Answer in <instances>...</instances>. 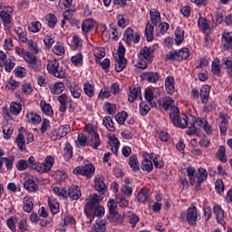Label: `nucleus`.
<instances>
[{"mask_svg":"<svg viewBox=\"0 0 232 232\" xmlns=\"http://www.w3.org/2000/svg\"><path fill=\"white\" fill-rule=\"evenodd\" d=\"M169 117L171 122L174 124V126H177V128H181L184 130V128L188 127L187 130V134L195 135L197 133V127L195 126L197 118H195V116L188 115L181 118L180 111H179V108H173L172 111L169 113Z\"/></svg>","mask_w":232,"mask_h":232,"instance_id":"f257e3e1","label":"nucleus"},{"mask_svg":"<svg viewBox=\"0 0 232 232\" xmlns=\"http://www.w3.org/2000/svg\"><path fill=\"white\" fill-rule=\"evenodd\" d=\"M94 188L98 193H94L92 196H90L89 198L86 199L85 205V213L88 215V211L90 209H93L99 202H102V198H104V193L108 191V188L106 187V183L101 178H96L94 181Z\"/></svg>","mask_w":232,"mask_h":232,"instance_id":"f03ea898","label":"nucleus"},{"mask_svg":"<svg viewBox=\"0 0 232 232\" xmlns=\"http://www.w3.org/2000/svg\"><path fill=\"white\" fill-rule=\"evenodd\" d=\"M179 218L183 222L188 221V224H189V226H195L197 224V219L198 218V212L197 207H195V204H191L188 207L186 214H180Z\"/></svg>","mask_w":232,"mask_h":232,"instance_id":"7ed1b4c3","label":"nucleus"},{"mask_svg":"<svg viewBox=\"0 0 232 232\" xmlns=\"http://www.w3.org/2000/svg\"><path fill=\"white\" fill-rule=\"evenodd\" d=\"M55 162V159L52 156H47L43 163H38V166L36 168V171L38 173H48L50 169L53 167V164Z\"/></svg>","mask_w":232,"mask_h":232,"instance_id":"20e7f679","label":"nucleus"},{"mask_svg":"<svg viewBox=\"0 0 232 232\" xmlns=\"http://www.w3.org/2000/svg\"><path fill=\"white\" fill-rule=\"evenodd\" d=\"M72 173L74 175H93L95 173V166L90 163L85 165L84 167H77L73 169Z\"/></svg>","mask_w":232,"mask_h":232,"instance_id":"39448f33","label":"nucleus"},{"mask_svg":"<svg viewBox=\"0 0 232 232\" xmlns=\"http://www.w3.org/2000/svg\"><path fill=\"white\" fill-rule=\"evenodd\" d=\"M123 41H125L127 44H131L132 41L133 43H139V41H140V37L137 34L135 35L133 29L127 28L124 33Z\"/></svg>","mask_w":232,"mask_h":232,"instance_id":"423d86ee","label":"nucleus"},{"mask_svg":"<svg viewBox=\"0 0 232 232\" xmlns=\"http://www.w3.org/2000/svg\"><path fill=\"white\" fill-rule=\"evenodd\" d=\"M165 89L169 95H173L175 93V78L173 76L166 77Z\"/></svg>","mask_w":232,"mask_h":232,"instance_id":"0eeeda50","label":"nucleus"},{"mask_svg":"<svg viewBox=\"0 0 232 232\" xmlns=\"http://www.w3.org/2000/svg\"><path fill=\"white\" fill-rule=\"evenodd\" d=\"M142 99V96L140 94V87L139 86H132L130 88V92H129V102H135L137 99Z\"/></svg>","mask_w":232,"mask_h":232,"instance_id":"6e6552de","label":"nucleus"},{"mask_svg":"<svg viewBox=\"0 0 232 232\" xmlns=\"http://www.w3.org/2000/svg\"><path fill=\"white\" fill-rule=\"evenodd\" d=\"M95 27V20L92 18H88L82 21V30L83 34H90L92 30Z\"/></svg>","mask_w":232,"mask_h":232,"instance_id":"1a4fd4ad","label":"nucleus"},{"mask_svg":"<svg viewBox=\"0 0 232 232\" xmlns=\"http://www.w3.org/2000/svg\"><path fill=\"white\" fill-rule=\"evenodd\" d=\"M223 50H232V33L224 32L222 34Z\"/></svg>","mask_w":232,"mask_h":232,"instance_id":"9d476101","label":"nucleus"},{"mask_svg":"<svg viewBox=\"0 0 232 232\" xmlns=\"http://www.w3.org/2000/svg\"><path fill=\"white\" fill-rule=\"evenodd\" d=\"M138 57L140 59H145L146 61H150L151 57H153V48L147 46L143 47L140 51Z\"/></svg>","mask_w":232,"mask_h":232,"instance_id":"9b49d317","label":"nucleus"},{"mask_svg":"<svg viewBox=\"0 0 232 232\" xmlns=\"http://www.w3.org/2000/svg\"><path fill=\"white\" fill-rule=\"evenodd\" d=\"M195 124L202 128L207 135H211V133H213V129L211 128V125L206 120L198 118V120H196Z\"/></svg>","mask_w":232,"mask_h":232,"instance_id":"f8f14e48","label":"nucleus"},{"mask_svg":"<svg viewBox=\"0 0 232 232\" xmlns=\"http://www.w3.org/2000/svg\"><path fill=\"white\" fill-rule=\"evenodd\" d=\"M214 215H216V219L218 222V224H221V226H224L226 224V221L224 220V210L220 206L215 205L213 208Z\"/></svg>","mask_w":232,"mask_h":232,"instance_id":"ddd939ff","label":"nucleus"},{"mask_svg":"<svg viewBox=\"0 0 232 232\" xmlns=\"http://www.w3.org/2000/svg\"><path fill=\"white\" fill-rule=\"evenodd\" d=\"M68 133H70V125L60 126L53 130V135H55L56 139H63V137H66Z\"/></svg>","mask_w":232,"mask_h":232,"instance_id":"4468645a","label":"nucleus"},{"mask_svg":"<svg viewBox=\"0 0 232 232\" xmlns=\"http://www.w3.org/2000/svg\"><path fill=\"white\" fill-rule=\"evenodd\" d=\"M0 17L2 19V23L6 30H10L12 28V15L10 14L2 11L0 13Z\"/></svg>","mask_w":232,"mask_h":232,"instance_id":"2eb2a0df","label":"nucleus"},{"mask_svg":"<svg viewBox=\"0 0 232 232\" xmlns=\"http://www.w3.org/2000/svg\"><path fill=\"white\" fill-rule=\"evenodd\" d=\"M189 184L191 186H199L206 179H208V175H188Z\"/></svg>","mask_w":232,"mask_h":232,"instance_id":"dca6fc26","label":"nucleus"},{"mask_svg":"<svg viewBox=\"0 0 232 232\" xmlns=\"http://www.w3.org/2000/svg\"><path fill=\"white\" fill-rule=\"evenodd\" d=\"M26 121L29 124H40L41 123V115L37 112L30 111L26 114Z\"/></svg>","mask_w":232,"mask_h":232,"instance_id":"f3484780","label":"nucleus"},{"mask_svg":"<svg viewBox=\"0 0 232 232\" xmlns=\"http://www.w3.org/2000/svg\"><path fill=\"white\" fill-rule=\"evenodd\" d=\"M141 77L144 79V81H148L149 82H157V81L160 79L159 72H144L141 74Z\"/></svg>","mask_w":232,"mask_h":232,"instance_id":"a211bd4d","label":"nucleus"},{"mask_svg":"<svg viewBox=\"0 0 232 232\" xmlns=\"http://www.w3.org/2000/svg\"><path fill=\"white\" fill-rule=\"evenodd\" d=\"M68 196L72 200H79L81 198V188L79 186H72L68 190Z\"/></svg>","mask_w":232,"mask_h":232,"instance_id":"6ab92c4d","label":"nucleus"},{"mask_svg":"<svg viewBox=\"0 0 232 232\" xmlns=\"http://www.w3.org/2000/svg\"><path fill=\"white\" fill-rule=\"evenodd\" d=\"M221 121L219 123V130L221 135H226L227 132V126L229 124V121H227V115L226 114H221L220 115Z\"/></svg>","mask_w":232,"mask_h":232,"instance_id":"aec40b11","label":"nucleus"},{"mask_svg":"<svg viewBox=\"0 0 232 232\" xmlns=\"http://www.w3.org/2000/svg\"><path fill=\"white\" fill-rule=\"evenodd\" d=\"M211 90V87H209L208 85H205L201 88L200 91V99H201V102L203 104H206L208 102V101H209V92Z\"/></svg>","mask_w":232,"mask_h":232,"instance_id":"412c9836","label":"nucleus"},{"mask_svg":"<svg viewBox=\"0 0 232 232\" xmlns=\"http://www.w3.org/2000/svg\"><path fill=\"white\" fill-rule=\"evenodd\" d=\"M140 169L142 171H147V173L153 171V162L151 161V158H145L141 162Z\"/></svg>","mask_w":232,"mask_h":232,"instance_id":"4be33fe9","label":"nucleus"},{"mask_svg":"<svg viewBox=\"0 0 232 232\" xmlns=\"http://www.w3.org/2000/svg\"><path fill=\"white\" fill-rule=\"evenodd\" d=\"M15 142L18 146V150H21V151H24V150H26V140L24 134L19 132L15 139Z\"/></svg>","mask_w":232,"mask_h":232,"instance_id":"5701e85b","label":"nucleus"},{"mask_svg":"<svg viewBox=\"0 0 232 232\" xmlns=\"http://www.w3.org/2000/svg\"><path fill=\"white\" fill-rule=\"evenodd\" d=\"M162 106L164 110H170V111H173V108H179L175 106V102L169 97H165L162 99Z\"/></svg>","mask_w":232,"mask_h":232,"instance_id":"b1692460","label":"nucleus"},{"mask_svg":"<svg viewBox=\"0 0 232 232\" xmlns=\"http://www.w3.org/2000/svg\"><path fill=\"white\" fill-rule=\"evenodd\" d=\"M50 91L53 93V95H59L60 93H63V92H64V83L61 82H56L51 85Z\"/></svg>","mask_w":232,"mask_h":232,"instance_id":"393cba45","label":"nucleus"},{"mask_svg":"<svg viewBox=\"0 0 232 232\" xmlns=\"http://www.w3.org/2000/svg\"><path fill=\"white\" fill-rule=\"evenodd\" d=\"M2 131H3V138L5 140H10V139H12V135H14V127H12V125H5L2 128Z\"/></svg>","mask_w":232,"mask_h":232,"instance_id":"a878e982","label":"nucleus"},{"mask_svg":"<svg viewBox=\"0 0 232 232\" xmlns=\"http://www.w3.org/2000/svg\"><path fill=\"white\" fill-rule=\"evenodd\" d=\"M106 231V221L102 219H97L93 226L92 232H105Z\"/></svg>","mask_w":232,"mask_h":232,"instance_id":"bb28decb","label":"nucleus"},{"mask_svg":"<svg viewBox=\"0 0 232 232\" xmlns=\"http://www.w3.org/2000/svg\"><path fill=\"white\" fill-rule=\"evenodd\" d=\"M115 198L116 204H118L120 208H128L130 205V200H128L124 195L116 194Z\"/></svg>","mask_w":232,"mask_h":232,"instance_id":"cd10ccee","label":"nucleus"},{"mask_svg":"<svg viewBox=\"0 0 232 232\" xmlns=\"http://www.w3.org/2000/svg\"><path fill=\"white\" fill-rule=\"evenodd\" d=\"M126 64H127L126 58L118 56L116 58V63H115L116 72H122V70L126 68Z\"/></svg>","mask_w":232,"mask_h":232,"instance_id":"c85d7f7f","label":"nucleus"},{"mask_svg":"<svg viewBox=\"0 0 232 232\" xmlns=\"http://www.w3.org/2000/svg\"><path fill=\"white\" fill-rule=\"evenodd\" d=\"M83 92L87 97H93L95 95V86L90 82L83 84Z\"/></svg>","mask_w":232,"mask_h":232,"instance_id":"c756f323","label":"nucleus"},{"mask_svg":"<svg viewBox=\"0 0 232 232\" xmlns=\"http://www.w3.org/2000/svg\"><path fill=\"white\" fill-rule=\"evenodd\" d=\"M34 209V198L30 197H25L24 198V210L26 213H30Z\"/></svg>","mask_w":232,"mask_h":232,"instance_id":"7c9ffc66","label":"nucleus"},{"mask_svg":"<svg viewBox=\"0 0 232 232\" xmlns=\"http://www.w3.org/2000/svg\"><path fill=\"white\" fill-rule=\"evenodd\" d=\"M129 166L132 169V171H139V169H140V166L139 165V160L137 159V156L130 157Z\"/></svg>","mask_w":232,"mask_h":232,"instance_id":"2f4dec72","label":"nucleus"},{"mask_svg":"<svg viewBox=\"0 0 232 232\" xmlns=\"http://www.w3.org/2000/svg\"><path fill=\"white\" fill-rule=\"evenodd\" d=\"M59 67V61L57 59L49 60L47 63V70L51 75L55 72V70Z\"/></svg>","mask_w":232,"mask_h":232,"instance_id":"473e14b6","label":"nucleus"},{"mask_svg":"<svg viewBox=\"0 0 232 232\" xmlns=\"http://www.w3.org/2000/svg\"><path fill=\"white\" fill-rule=\"evenodd\" d=\"M66 101H68V96L66 94H61L58 97V102H60V111L62 113H64V111H66L67 110V106H66Z\"/></svg>","mask_w":232,"mask_h":232,"instance_id":"72a5a7b5","label":"nucleus"},{"mask_svg":"<svg viewBox=\"0 0 232 232\" xmlns=\"http://www.w3.org/2000/svg\"><path fill=\"white\" fill-rule=\"evenodd\" d=\"M24 187L27 191L34 193V191H37V184L33 179L25 180L24 183Z\"/></svg>","mask_w":232,"mask_h":232,"instance_id":"f704fd0d","label":"nucleus"},{"mask_svg":"<svg viewBox=\"0 0 232 232\" xmlns=\"http://www.w3.org/2000/svg\"><path fill=\"white\" fill-rule=\"evenodd\" d=\"M217 158L220 160V162H227V156L226 155V147L222 145L219 147L217 152Z\"/></svg>","mask_w":232,"mask_h":232,"instance_id":"c9c22d12","label":"nucleus"},{"mask_svg":"<svg viewBox=\"0 0 232 232\" xmlns=\"http://www.w3.org/2000/svg\"><path fill=\"white\" fill-rule=\"evenodd\" d=\"M175 41L177 44H182L184 41V29L180 27H177L175 30Z\"/></svg>","mask_w":232,"mask_h":232,"instance_id":"e433bc0d","label":"nucleus"},{"mask_svg":"<svg viewBox=\"0 0 232 232\" xmlns=\"http://www.w3.org/2000/svg\"><path fill=\"white\" fill-rule=\"evenodd\" d=\"M40 107H41L42 111L45 115H52L53 113V110L52 109V105L46 103L45 101H41Z\"/></svg>","mask_w":232,"mask_h":232,"instance_id":"4c0bfd02","label":"nucleus"},{"mask_svg":"<svg viewBox=\"0 0 232 232\" xmlns=\"http://www.w3.org/2000/svg\"><path fill=\"white\" fill-rule=\"evenodd\" d=\"M150 21L152 24L160 23V13L157 9L150 10Z\"/></svg>","mask_w":232,"mask_h":232,"instance_id":"58836bf2","label":"nucleus"},{"mask_svg":"<svg viewBox=\"0 0 232 232\" xmlns=\"http://www.w3.org/2000/svg\"><path fill=\"white\" fill-rule=\"evenodd\" d=\"M145 35L147 37V41H153V24H151L150 22L145 27Z\"/></svg>","mask_w":232,"mask_h":232,"instance_id":"ea45409f","label":"nucleus"},{"mask_svg":"<svg viewBox=\"0 0 232 232\" xmlns=\"http://www.w3.org/2000/svg\"><path fill=\"white\" fill-rule=\"evenodd\" d=\"M27 46L32 53L37 54L41 52V49H39V46L37 45V42H34V40H28Z\"/></svg>","mask_w":232,"mask_h":232,"instance_id":"a19ab883","label":"nucleus"},{"mask_svg":"<svg viewBox=\"0 0 232 232\" xmlns=\"http://www.w3.org/2000/svg\"><path fill=\"white\" fill-rule=\"evenodd\" d=\"M145 99L151 108L156 106L155 102H153V91L151 89L148 88L145 90Z\"/></svg>","mask_w":232,"mask_h":232,"instance_id":"79ce46f5","label":"nucleus"},{"mask_svg":"<svg viewBox=\"0 0 232 232\" xmlns=\"http://www.w3.org/2000/svg\"><path fill=\"white\" fill-rule=\"evenodd\" d=\"M149 195H150V192L148 188H141L137 195V199L139 200V202H146Z\"/></svg>","mask_w":232,"mask_h":232,"instance_id":"37998d69","label":"nucleus"},{"mask_svg":"<svg viewBox=\"0 0 232 232\" xmlns=\"http://www.w3.org/2000/svg\"><path fill=\"white\" fill-rule=\"evenodd\" d=\"M72 155H73V149L72 148V145L70 143H65V146L63 149L64 159L69 160V159H72Z\"/></svg>","mask_w":232,"mask_h":232,"instance_id":"c03bdc74","label":"nucleus"},{"mask_svg":"<svg viewBox=\"0 0 232 232\" xmlns=\"http://www.w3.org/2000/svg\"><path fill=\"white\" fill-rule=\"evenodd\" d=\"M53 75L57 79H64V77H66V71H64L63 67L58 65V67L54 70Z\"/></svg>","mask_w":232,"mask_h":232,"instance_id":"a18cd8bd","label":"nucleus"},{"mask_svg":"<svg viewBox=\"0 0 232 232\" xmlns=\"http://www.w3.org/2000/svg\"><path fill=\"white\" fill-rule=\"evenodd\" d=\"M70 92L74 99H79L81 97L82 90L77 84L71 85Z\"/></svg>","mask_w":232,"mask_h":232,"instance_id":"49530a36","label":"nucleus"},{"mask_svg":"<svg viewBox=\"0 0 232 232\" xmlns=\"http://www.w3.org/2000/svg\"><path fill=\"white\" fill-rule=\"evenodd\" d=\"M22 110H23V105L14 102L11 103L10 111L13 115H19Z\"/></svg>","mask_w":232,"mask_h":232,"instance_id":"de8ad7c7","label":"nucleus"},{"mask_svg":"<svg viewBox=\"0 0 232 232\" xmlns=\"http://www.w3.org/2000/svg\"><path fill=\"white\" fill-rule=\"evenodd\" d=\"M45 21L50 28H53L55 24H57V17H55V14H47L45 16Z\"/></svg>","mask_w":232,"mask_h":232,"instance_id":"09e8293b","label":"nucleus"},{"mask_svg":"<svg viewBox=\"0 0 232 232\" xmlns=\"http://www.w3.org/2000/svg\"><path fill=\"white\" fill-rule=\"evenodd\" d=\"M103 126L109 130V131H115V126L113 123V120L111 117L103 118Z\"/></svg>","mask_w":232,"mask_h":232,"instance_id":"8fccbe9b","label":"nucleus"},{"mask_svg":"<svg viewBox=\"0 0 232 232\" xmlns=\"http://www.w3.org/2000/svg\"><path fill=\"white\" fill-rule=\"evenodd\" d=\"M43 28V24L41 22H33L29 24V32H32L33 34H37Z\"/></svg>","mask_w":232,"mask_h":232,"instance_id":"3c124183","label":"nucleus"},{"mask_svg":"<svg viewBox=\"0 0 232 232\" xmlns=\"http://www.w3.org/2000/svg\"><path fill=\"white\" fill-rule=\"evenodd\" d=\"M126 119H128V112L127 111H121L116 114L115 120L118 122V124H124L126 122Z\"/></svg>","mask_w":232,"mask_h":232,"instance_id":"603ef678","label":"nucleus"},{"mask_svg":"<svg viewBox=\"0 0 232 232\" xmlns=\"http://www.w3.org/2000/svg\"><path fill=\"white\" fill-rule=\"evenodd\" d=\"M110 215H117V200L111 198L108 202Z\"/></svg>","mask_w":232,"mask_h":232,"instance_id":"864d4df0","label":"nucleus"},{"mask_svg":"<svg viewBox=\"0 0 232 232\" xmlns=\"http://www.w3.org/2000/svg\"><path fill=\"white\" fill-rule=\"evenodd\" d=\"M212 73L214 75H220V61H218V59H215L213 62H212Z\"/></svg>","mask_w":232,"mask_h":232,"instance_id":"5fc2aeb1","label":"nucleus"},{"mask_svg":"<svg viewBox=\"0 0 232 232\" xmlns=\"http://www.w3.org/2000/svg\"><path fill=\"white\" fill-rule=\"evenodd\" d=\"M53 53H55V55H63V53H64V45L63 44V43H56V44L53 48Z\"/></svg>","mask_w":232,"mask_h":232,"instance_id":"6e6d98bb","label":"nucleus"},{"mask_svg":"<svg viewBox=\"0 0 232 232\" xmlns=\"http://www.w3.org/2000/svg\"><path fill=\"white\" fill-rule=\"evenodd\" d=\"M151 110V107L148 105V103L141 102L140 103V113L144 117V115H148L150 113V111Z\"/></svg>","mask_w":232,"mask_h":232,"instance_id":"4d7b16f0","label":"nucleus"},{"mask_svg":"<svg viewBox=\"0 0 232 232\" xmlns=\"http://www.w3.org/2000/svg\"><path fill=\"white\" fill-rule=\"evenodd\" d=\"M48 206L52 213H59V202L55 201V199H48Z\"/></svg>","mask_w":232,"mask_h":232,"instance_id":"13d9d810","label":"nucleus"},{"mask_svg":"<svg viewBox=\"0 0 232 232\" xmlns=\"http://www.w3.org/2000/svg\"><path fill=\"white\" fill-rule=\"evenodd\" d=\"M74 66H82V53H79L71 58Z\"/></svg>","mask_w":232,"mask_h":232,"instance_id":"bf43d9fd","label":"nucleus"},{"mask_svg":"<svg viewBox=\"0 0 232 232\" xmlns=\"http://www.w3.org/2000/svg\"><path fill=\"white\" fill-rule=\"evenodd\" d=\"M110 146L112 153H114V155H117L120 146L119 140L117 138H112V140L110 142Z\"/></svg>","mask_w":232,"mask_h":232,"instance_id":"052dcab7","label":"nucleus"},{"mask_svg":"<svg viewBox=\"0 0 232 232\" xmlns=\"http://www.w3.org/2000/svg\"><path fill=\"white\" fill-rule=\"evenodd\" d=\"M91 146L93 150H97L99 146H101V139L99 138V134H94V136H91Z\"/></svg>","mask_w":232,"mask_h":232,"instance_id":"680f3d73","label":"nucleus"},{"mask_svg":"<svg viewBox=\"0 0 232 232\" xmlns=\"http://www.w3.org/2000/svg\"><path fill=\"white\" fill-rule=\"evenodd\" d=\"M28 68L31 72H41L43 65L39 60H36L35 62H33V63H30Z\"/></svg>","mask_w":232,"mask_h":232,"instance_id":"e2e57ef3","label":"nucleus"},{"mask_svg":"<svg viewBox=\"0 0 232 232\" xmlns=\"http://www.w3.org/2000/svg\"><path fill=\"white\" fill-rule=\"evenodd\" d=\"M200 30L207 32V30H209V23H208V19L206 18H199L198 23Z\"/></svg>","mask_w":232,"mask_h":232,"instance_id":"0e129e2a","label":"nucleus"},{"mask_svg":"<svg viewBox=\"0 0 232 232\" xmlns=\"http://www.w3.org/2000/svg\"><path fill=\"white\" fill-rule=\"evenodd\" d=\"M24 59L25 63H27L28 66H30V64H32L33 63L38 61L37 56L32 54V53L29 52L25 53Z\"/></svg>","mask_w":232,"mask_h":232,"instance_id":"69168bd1","label":"nucleus"},{"mask_svg":"<svg viewBox=\"0 0 232 232\" xmlns=\"http://www.w3.org/2000/svg\"><path fill=\"white\" fill-rule=\"evenodd\" d=\"M5 72H12L14 70V66H15V63L11 58H7L4 63Z\"/></svg>","mask_w":232,"mask_h":232,"instance_id":"338daca9","label":"nucleus"},{"mask_svg":"<svg viewBox=\"0 0 232 232\" xmlns=\"http://www.w3.org/2000/svg\"><path fill=\"white\" fill-rule=\"evenodd\" d=\"M82 46V40L79 36H73L72 40V47L73 50H79Z\"/></svg>","mask_w":232,"mask_h":232,"instance_id":"774afa93","label":"nucleus"}]
</instances>
